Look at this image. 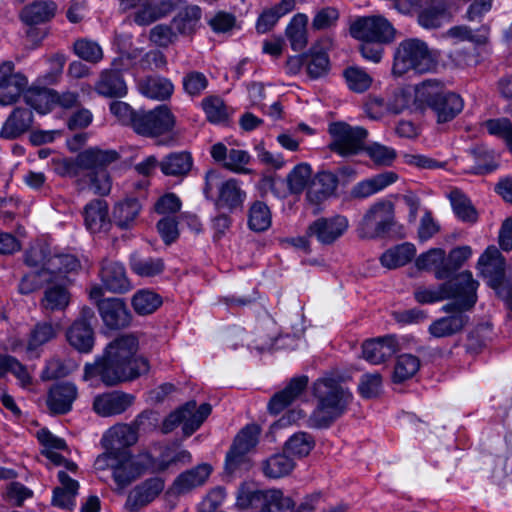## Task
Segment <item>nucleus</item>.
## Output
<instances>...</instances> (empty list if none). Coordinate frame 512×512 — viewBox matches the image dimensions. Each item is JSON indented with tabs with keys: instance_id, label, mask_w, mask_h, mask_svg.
Segmentation results:
<instances>
[{
	"instance_id": "13d9d810",
	"label": "nucleus",
	"mask_w": 512,
	"mask_h": 512,
	"mask_svg": "<svg viewBox=\"0 0 512 512\" xmlns=\"http://www.w3.org/2000/svg\"><path fill=\"white\" fill-rule=\"evenodd\" d=\"M447 5L439 2L422 10L418 15V23L426 29H435L441 26L445 17Z\"/></svg>"
},
{
	"instance_id": "de8ad7c7",
	"label": "nucleus",
	"mask_w": 512,
	"mask_h": 512,
	"mask_svg": "<svg viewBox=\"0 0 512 512\" xmlns=\"http://www.w3.org/2000/svg\"><path fill=\"white\" fill-rule=\"evenodd\" d=\"M308 18L305 14H296L286 28V36L294 51H300L307 45L306 26Z\"/></svg>"
},
{
	"instance_id": "5701e85b",
	"label": "nucleus",
	"mask_w": 512,
	"mask_h": 512,
	"mask_svg": "<svg viewBox=\"0 0 512 512\" xmlns=\"http://www.w3.org/2000/svg\"><path fill=\"white\" fill-rule=\"evenodd\" d=\"M78 396L75 384L61 382L53 385L49 390L47 406L54 414H66L72 409V404Z\"/></svg>"
},
{
	"instance_id": "052dcab7",
	"label": "nucleus",
	"mask_w": 512,
	"mask_h": 512,
	"mask_svg": "<svg viewBox=\"0 0 512 512\" xmlns=\"http://www.w3.org/2000/svg\"><path fill=\"white\" fill-rule=\"evenodd\" d=\"M444 256L445 251L443 249L432 248L419 255L415 264L419 270H433L435 272V277L437 278V271L444 267Z\"/></svg>"
},
{
	"instance_id": "603ef678",
	"label": "nucleus",
	"mask_w": 512,
	"mask_h": 512,
	"mask_svg": "<svg viewBox=\"0 0 512 512\" xmlns=\"http://www.w3.org/2000/svg\"><path fill=\"white\" fill-rule=\"evenodd\" d=\"M271 212L262 201H255L249 208L248 226L255 232H263L271 226Z\"/></svg>"
},
{
	"instance_id": "4be33fe9",
	"label": "nucleus",
	"mask_w": 512,
	"mask_h": 512,
	"mask_svg": "<svg viewBox=\"0 0 512 512\" xmlns=\"http://www.w3.org/2000/svg\"><path fill=\"white\" fill-rule=\"evenodd\" d=\"M398 350V342L393 335L370 339L363 343V357L371 364L377 365L392 357Z\"/></svg>"
},
{
	"instance_id": "b1692460",
	"label": "nucleus",
	"mask_w": 512,
	"mask_h": 512,
	"mask_svg": "<svg viewBox=\"0 0 512 512\" xmlns=\"http://www.w3.org/2000/svg\"><path fill=\"white\" fill-rule=\"evenodd\" d=\"M108 203L102 199H94L87 203L83 209L85 227L91 233L106 232L112 220L108 214Z\"/></svg>"
},
{
	"instance_id": "0eeeda50",
	"label": "nucleus",
	"mask_w": 512,
	"mask_h": 512,
	"mask_svg": "<svg viewBox=\"0 0 512 512\" xmlns=\"http://www.w3.org/2000/svg\"><path fill=\"white\" fill-rule=\"evenodd\" d=\"M331 141L328 149L341 157L348 158L363 152L368 131L361 126H352L344 121L329 124Z\"/></svg>"
},
{
	"instance_id": "680f3d73",
	"label": "nucleus",
	"mask_w": 512,
	"mask_h": 512,
	"mask_svg": "<svg viewBox=\"0 0 512 512\" xmlns=\"http://www.w3.org/2000/svg\"><path fill=\"white\" fill-rule=\"evenodd\" d=\"M363 152L377 165L390 166L396 159V151L388 146L373 142L369 145L365 144Z\"/></svg>"
},
{
	"instance_id": "c756f323",
	"label": "nucleus",
	"mask_w": 512,
	"mask_h": 512,
	"mask_svg": "<svg viewBox=\"0 0 512 512\" xmlns=\"http://www.w3.org/2000/svg\"><path fill=\"white\" fill-rule=\"evenodd\" d=\"M338 180L331 172H320L308 187L306 198L311 204L318 205L329 198L337 188Z\"/></svg>"
},
{
	"instance_id": "1a4fd4ad",
	"label": "nucleus",
	"mask_w": 512,
	"mask_h": 512,
	"mask_svg": "<svg viewBox=\"0 0 512 512\" xmlns=\"http://www.w3.org/2000/svg\"><path fill=\"white\" fill-rule=\"evenodd\" d=\"M212 407L209 403H203L197 407L195 400H190L171 412L162 423V432H172L179 425L185 436H191L200 428L205 419L211 414Z\"/></svg>"
},
{
	"instance_id": "9b49d317",
	"label": "nucleus",
	"mask_w": 512,
	"mask_h": 512,
	"mask_svg": "<svg viewBox=\"0 0 512 512\" xmlns=\"http://www.w3.org/2000/svg\"><path fill=\"white\" fill-rule=\"evenodd\" d=\"M350 34L360 41L392 43L396 39L397 30L382 15L358 17L350 26Z\"/></svg>"
},
{
	"instance_id": "aec40b11",
	"label": "nucleus",
	"mask_w": 512,
	"mask_h": 512,
	"mask_svg": "<svg viewBox=\"0 0 512 512\" xmlns=\"http://www.w3.org/2000/svg\"><path fill=\"white\" fill-rule=\"evenodd\" d=\"M468 310L454 309L450 315L434 320L429 328V334L434 338H447L460 333L469 322L465 314Z\"/></svg>"
},
{
	"instance_id": "5fc2aeb1",
	"label": "nucleus",
	"mask_w": 512,
	"mask_h": 512,
	"mask_svg": "<svg viewBox=\"0 0 512 512\" xmlns=\"http://www.w3.org/2000/svg\"><path fill=\"white\" fill-rule=\"evenodd\" d=\"M306 55L307 73L311 78L317 79L328 73L330 62L326 52L313 46Z\"/></svg>"
},
{
	"instance_id": "c03bdc74",
	"label": "nucleus",
	"mask_w": 512,
	"mask_h": 512,
	"mask_svg": "<svg viewBox=\"0 0 512 512\" xmlns=\"http://www.w3.org/2000/svg\"><path fill=\"white\" fill-rule=\"evenodd\" d=\"M24 100L31 108L45 114L54 106V90L38 86L27 87Z\"/></svg>"
},
{
	"instance_id": "e433bc0d",
	"label": "nucleus",
	"mask_w": 512,
	"mask_h": 512,
	"mask_svg": "<svg viewBox=\"0 0 512 512\" xmlns=\"http://www.w3.org/2000/svg\"><path fill=\"white\" fill-rule=\"evenodd\" d=\"M78 164L81 170L95 172L106 168L109 164L116 161L118 153L114 150H101L98 148H89L77 155Z\"/></svg>"
},
{
	"instance_id": "3c124183",
	"label": "nucleus",
	"mask_w": 512,
	"mask_h": 512,
	"mask_svg": "<svg viewBox=\"0 0 512 512\" xmlns=\"http://www.w3.org/2000/svg\"><path fill=\"white\" fill-rule=\"evenodd\" d=\"M420 368V359L412 354H402L397 357L394 365L392 380L403 383L412 378Z\"/></svg>"
},
{
	"instance_id": "6e6552de",
	"label": "nucleus",
	"mask_w": 512,
	"mask_h": 512,
	"mask_svg": "<svg viewBox=\"0 0 512 512\" xmlns=\"http://www.w3.org/2000/svg\"><path fill=\"white\" fill-rule=\"evenodd\" d=\"M394 224V204L389 200H381L368 208L356 231L361 239H377L384 237Z\"/></svg>"
},
{
	"instance_id": "a18cd8bd",
	"label": "nucleus",
	"mask_w": 512,
	"mask_h": 512,
	"mask_svg": "<svg viewBox=\"0 0 512 512\" xmlns=\"http://www.w3.org/2000/svg\"><path fill=\"white\" fill-rule=\"evenodd\" d=\"M455 215L463 222L475 223L478 213L470 199L459 189L455 188L448 194Z\"/></svg>"
},
{
	"instance_id": "7ed1b4c3",
	"label": "nucleus",
	"mask_w": 512,
	"mask_h": 512,
	"mask_svg": "<svg viewBox=\"0 0 512 512\" xmlns=\"http://www.w3.org/2000/svg\"><path fill=\"white\" fill-rule=\"evenodd\" d=\"M317 406L308 418V426L316 429L330 427L347 410L352 394L332 377L318 379L313 385Z\"/></svg>"
},
{
	"instance_id": "6e6d98bb",
	"label": "nucleus",
	"mask_w": 512,
	"mask_h": 512,
	"mask_svg": "<svg viewBox=\"0 0 512 512\" xmlns=\"http://www.w3.org/2000/svg\"><path fill=\"white\" fill-rule=\"evenodd\" d=\"M74 53L82 60L97 64L103 59V50L101 46L90 39H78L73 44Z\"/></svg>"
},
{
	"instance_id": "2f4dec72",
	"label": "nucleus",
	"mask_w": 512,
	"mask_h": 512,
	"mask_svg": "<svg viewBox=\"0 0 512 512\" xmlns=\"http://www.w3.org/2000/svg\"><path fill=\"white\" fill-rule=\"evenodd\" d=\"M66 282L48 283L40 301L41 308L48 313L64 311L71 300V294L65 286Z\"/></svg>"
},
{
	"instance_id": "39448f33",
	"label": "nucleus",
	"mask_w": 512,
	"mask_h": 512,
	"mask_svg": "<svg viewBox=\"0 0 512 512\" xmlns=\"http://www.w3.org/2000/svg\"><path fill=\"white\" fill-rule=\"evenodd\" d=\"M436 63L426 42L418 38L401 41L395 48L392 75L402 77L410 71L424 74L433 70Z\"/></svg>"
},
{
	"instance_id": "423d86ee",
	"label": "nucleus",
	"mask_w": 512,
	"mask_h": 512,
	"mask_svg": "<svg viewBox=\"0 0 512 512\" xmlns=\"http://www.w3.org/2000/svg\"><path fill=\"white\" fill-rule=\"evenodd\" d=\"M96 471H112L115 484L113 491L123 494L125 489L136 481L145 471V466L138 461L130 451L102 453L94 462Z\"/></svg>"
},
{
	"instance_id": "c9c22d12",
	"label": "nucleus",
	"mask_w": 512,
	"mask_h": 512,
	"mask_svg": "<svg viewBox=\"0 0 512 512\" xmlns=\"http://www.w3.org/2000/svg\"><path fill=\"white\" fill-rule=\"evenodd\" d=\"M202 11L197 5H182L174 16L171 24L177 33L183 36L193 35L200 23Z\"/></svg>"
},
{
	"instance_id": "4d7b16f0",
	"label": "nucleus",
	"mask_w": 512,
	"mask_h": 512,
	"mask_svg": "<svg viewBox=\"0 0 512 512\" xmlns=\"http://www.w3.org/2000/svg\"><path fill=\"white\" fill-rule=\"evenodd\" d=\"M315 446L313 437L306 432L292 435L285 443V450L298 457L307 456Z\"/></svg>"
},
{
	"instance_id": "dca6fc26",
	"label": "nucleus",
	"mask_w": 512,
	"mask_h": 512,
	"mask_svg": "<svg viewBox=\"0 0 512 512\" xmlns=\"http://www.w3.org/2000/svg\"><path fill=\"white\" fill-rule=\"evenodd\" d=\"M348 229V220L345 216L321 217L313 221L306 230L308 237H315L323 245H331L338 240Z\"/></svg>"
},
{
	"instance_id": "9d476101",
	"label": "nucleus",
	"mask_w": 512,
	"mask_h": 512,
	"mask_svg": "<svg viewBox=\"0 0 512 512\" xmlns=\"http://www.w3.org/2000/svg\"><path fill=\"white\" fill-rule=\"evenodd\" d=\"M204 193L208 197L214 188H217L218 195L215 205L219 209H227L230 212L242 208L246 198V192L241 188L237 179L230 178L221 180L216 171H208L205 176Z\"/></svg>"
},
{
	"instance_id": "49530a36",
	"label": "nucleus",
	"mask_w": 512,
	"mask_h": 512,
	"mask_svg": "<svg viewBox=\"0 0 512 512\" xmlns=\"http://www.w3.org/2000/svg\"><path fill=\"white\" fill-rule=\"evenodd\" d=\"M474 165L471 166L469 172L477 175H485L497 169L498 164L492 151L483 145H476L469 151Z\"/></svg>"
},
{
	"instance_id": "f3484780",
	"label": "nucleus",
	"mask_w": 512,
	"mask_h": 512,
	"mask_svg": "<svg viewBox=\"0 0 512 512\" xmlns=\"http://www.w3.org/2000/svg\"><path fill=\"white\" fill-rule=\"evenodd\" d=\"M478 266L481 275L487 279L488 285L493 290L504 281L506 261L495 246L488 247L480 256Z\"/></svg>"
},
{
	"instance_id": "4468645a",
	"label": "nucleus",
	"mask_w": 512,
	"mask_h": 512,
	"mask_svg": "<svg viewBox=\"0 0 512 512\" xmlns=\"http://www.w3.org/2000/svg\"><path fill=\"white\" fill-rule=\"evenodd\" d=\"M28 87L27 77L15 70L12 61H4L0 65V105H12Z\"/></svg>"
},
{
	"instance_id": "c85d7f7f",
	"label": "nucleus",
	"mask_w": 512,
	"mask_h": 512,
	"mask_svg": "<svg viewBox=\"0 0 512 512\" xmlns=\"http://www.w3.org/2000/svg\"><path fill=\"white\" fill-rule=\"evenodd\" d=\"M212 472L211 465L203 463L179 474L172 486L173 494L181 495L203 485Z\"/></svg>"
},
{
	"instance_id": "412c9836",
	"label": "nucleus",
	"mask_w": 512,
	"mask_h": 512,
	"mask_svg": "<svg viewBox=\"0 0 512 512\" xmlns=\"http://www.w3.org/2000/svg\"><path fill=\"white\" fill-rule=\"evenodd\" d=\"M33 121V112L30 108L16 107L3 123L0 137L8 140L17 139L31 129Z\"/></svg>"
},
{
	"instance_id": "8fccbe9b",
	"label": "nucleus",
	"mask_w": 512,
	"mask_h": 512,
	"mask_svg": "<svg viewBox=\"0 0 512 512\" xmlns=\"http://www.w3.org/2000/svg\"><path fill=\"white\" fill-rule=\"evenodd\" d=\"M472 251L469 246H462L452 249L448 256H444V267L437 271V279L443 280L449 278L457 271L471 256Z\"/></svg>"
},
{
	"instance_id": "f8f14e48",
	"label": "nucleus",
	"mask_w": 512,
	"mask_h": 512,
	"mask_svg": "<svg viewBox=\"0 0 512 512\" xmlns=\"http://www.w3.org/2000/svg\"><path fill=\"white\" fill-rule=\"evenodd\" d=\"M176 120L166 105H159L152 110H138L134 120V132L145 137H158L173 130Z\"/></svg>"
},
{
	"instance_id": "774afa93",
	"label": "nucleus",
	"mask_w": 512,
	"mask_h": 512,
	"mask_svg": "<svg viewBox=\"0 0 512 512\" xmlns=\"http://www.w3.org/2000/svg\"><path fill=\"white\" fill-rule=\"evenodd\" d=\"M149 39L156 46L167 48L177 41L178 33L170 25L157 24L150 30Z\"/></svg>"
},
{
	"instance_id": "6ab92c4d",
	"label": "nucleus",
	"mask_w": 512,
	"mask_h": 512,
	"mask_svg": "<svg viewBox=\"0 0 512 512\" xmlns=\"http://www.w3.org/2000/svg\"><path fill=\"white\" fill-rule=\"evenodd\" d=\"M134 396L120 391L104 393L95 397L94 411L102 417H110L125 412L134 402Z\"/></svg>"
},
{
	"instance_id": "09e8293b",
	"label": "nucleus",
	"mask_w": 512,
	"mask_h": 512,
	"mask_svg": "<svg viewBox=\"0 0 512 512\" xmlns=\"http://www.w3.org/2000/svg\"><path fill=\"white\" fill-rule=\"evenodd\" d=\"M294 467V461L286 454L272 455L262 463L264 475L273 479L289 475Z\"/></svg>"
},
{
	"instance_id": "ddd939ff",
	"label": "nucleus",
	"mask_w": 512,
	"mask_h": 512,
	"mask_svg": "<svg viewBox=\"0 0 512 512\" xmlns=\"http://www.w3.org/2000/svg\"><path fill=\"white\" fill-rule=\"evenodd\" d=\"M238 504L243 507H258V512H292L295 503L280 490L266 492L254 491L238 497Z\"/></svg>"
},
{
	"instance_id": "2eb2a0df",
	"label": "nucleus",
	"mask_w": 512,
	"mask_h": 512,
	"mask_svg": "<svg viewBox=\"0 0 512 512\" xmlns=\"http://www.w3.org/2000/svg\"><path fill=\"white\" fill-rule=\"evenodd\" d=\"M165 481L161 477H151L133 487L124 503L127 512H138L152 503L164 490Z\"/></svg>"
},
{
	"instance_id": "e2e57ef3",
	"label": "nucleus",
	"mask_w": 512,
	"mask_h": 512,
	"mask_svg": "<svg viewBox=\"0 0 512 512\" xmlns=\"http://www.w3.org/2000/svg\"><path fill=\"white\" fill-rule=\"evenodd\" d=\"M261 429L256 424L246 425L240 430L232 444L235 449L250 452L258 443Z\"/></svg>"
},
{
	"instance_id": "f257e3e1",
	"label": "nucleus",
	"mask_w": 512,
	"mask_h": 512,
	"mask_svg": "<svg viewBox=\"0 0 512 512\" xmlns=\"http://www.w3.org/2000/svg\"><path fill=\"white\" fill-rule=\"evenodd\" d=\"M138 340L133 335H122L108 344L103 355L94 363L84 366V380L99 377L101 382L112 387L133 381L150 370L148 359L136 356Z\"/></svg>"
},
{
	"instance_id": "0e129e2a",
	"label": "nucleus",
	"mask_w": 512,
	"mask_h": 512,
	"mask_svg": "<svg viewBox=\"0 0 512 512\" xmlns=\"http://www.w3.org/2000/svg\"><path fill=\"white\" fill-rule=\"evenodd\" d=\"M348 87L357 93L366 91L372 83L371 76L358 67H349L344 71Z\"/></svg>"
},
{
	"instance_id": "f03ea898",
	"label": "nucleus",
	"mask_w": 512,
	"mask_h": 512,
	"mask_svg": "<svg viewBox=\"0 0 512 512\" xmlns=\"http://www.w3.org/2000/svg\"><path fill=\"white\" fill-rule=\"evenodd\" d=\"M478 286L479 283L473 279L472 273L466 270L436 288H417L414 297L421 304L451 299V302L442 307L444 312H452L454 309L472 310L478 299Z\"/></svg>"
},
{
	"instance_id": "bb28decb",
	"label": "nucleus",
	"mask_w": 512,
	"mask_h": 512,
	"mask_svg": "<svg viewBox=\"0 0 512 512\" xmlns=\"http://www.w3.org/2000/svg\"><path fill=\"white\" fill-rule=\"evenodd\" d=\"M100 277L103 285L111 292L125 293L131 288L125 268L119 262L109 259L103 260Z\"/></svg>"
},
{
	"instance_id": "7c9ffc66",
	"label": "nucleus",
	"mask_w": 512,
	"mask_h": 512,
	"mask_svg": "<svg viewBox=\"0 0 512 512\" xmlns=\"http://www.w3.org/2000/svg\"><path fill=\"white\" fill-rule=\"evenodd\" d=\"M142 205L137 198H126L118 202L112 212V222L120 229H131L136 225Z\"/></svg>"
},
{
	"instance_id": "393cba45",
	"label": "nucleus",
	"mask_w": 512,
	"mask_h": 512,
	"mask_svg": "<svg viewBox=\"0 0 512 512\" xmlns=\"http://www.w3.org/2000/svg\"><path fill=\"white\" fill-rule=\"evenodd\" d=\"M138 440L137 431L127 424L115 425L104 436L102 442L106 449L104 453L129 451L128 447Z\"/></svg>"
},
{
	"instance_id": "f704fd0d",
	"label": "nucleus",
	"mask_w": 512,
	"mask_h": 512,
	"mask_svg": "<svg viewBox=\"0 0 512 512\" xmlns=\"http://www.w3.org/2000/svg\"><path fill=\"white\" fill-rule=\"evenodd\" d=\"M66 339L76 351L90 353L94 347L95 334L91 325L74 321L66 331Z\"/></svg>"
},
{
	"instance_id": "a878e982",
	"label": "nucleus",
	"mask_w": 512,
	"mask_h": 512,
	"mask_svg": "<svg viewBox=\"0 0 512 512\" xmlns=\"http://www.w3.org/2000/svg\"><path fill=\"white\" fill-rule=\"evenodd\" d=\"M44 269L50 277L51 283L66 282L68 274L77 273L81 269V263L72 254H56L48 257Z\"/></svg>"
},
{
	"instance_id": "338daca9",
	"label": "nucleus",
	"mask_w": 512,
	"mask_h": 512,
	"mask_svg": "<svg viewBox=\"0 0 512 512\" xmlns=\"http://www.w3.org/2000/svg\"><path fill=\"white\" fill-rule=\"evenodd\" d=\"M487 131L494 136L503 139L512 153V123L507 118L490 119L485 122Z\"/></svg>"
},
{
	"instance_id": "72a5a7b5",
	"label": "nucleus",
	"mask_w": 512,
	"mask_h": 512,
	"mask_svg": "<svg viewBox=\"0 0 512 512\" xmlns=\"http://www.w3.org/2000/svg\"><path fill=\"white\" fill-rule=\"evenodd\" d=\"M58 480L61 486L54 488L51 503L53 506L72 510L75 506V497L78 493L79 483L70 478L65 471L58 472Z\"/></svg>"
},
{
	"instance_id": "864d4df0",
	"label": "nucleus",
	"mask_w": 512,
	"mask_h": 512,
	"mask_svg": "<svg viewBox=\"0 0 512 512\" xmlns=\"http://www.w3.org/2000/svg\"><path fill=\"white\" fill-rule=\"evenodd\" d=\"M162 305V298L151 290H140L132 298V306L139 315L155 312Z\"/></svg>"
},
{
	"instance_id": "bf43d9fd",
	"label": "nucleus",
	"mask_w": 512,
	"mask_h": 512,
	"mask_svg": "<svg viewBox=\"0 0 512 512\" xmlns=\"http://www.w3.org/2000/svg\"><path fill=\"white\" fill-rule=\"evenodd\" d=\"M312 170L310 165L300 163L287 175L288 189L293 194L301 193L311 178Z\"/></svg>"
},
{
	"instance_id": "ea45409f",
	"label": "nucleus",
	"mask_w": 512,
	"mask_h": 512,
	"mask_svg": "<svg viewBox=\"0 0 512 512\" xmlns=\"http://www.w3.org/2000/svg\"><path fill=\"white\" fill-rule=\"evenodd\" d=\"M193 166V159L189 152H173L168 154L159 163L161 172L166 176H186Z\"/></svg>"
},
{
	"instance_id": "20e7f679",
	"label": "nucleus",
	"mask_w": 512,
	"mask_h": 512,
	"mask_svg": "<svg viewBox=\"0 0 512 512\" xmlns=\"http://www.w3.org/2000/svg\"><path fill=\"white\" fill-rule=\"evenodd\" d=\"M417 99L430 108L438 124L452 121L464 107L463 99L454 92L443 89V83L437 79H427L416 88Z\"/></svg>"
},
{
	"instance_id": "58836bf2",
	"label": "nucleus",
	"mask_w": 512,
	"mask_h": 512,
	"mask_svg": "<svg viewBox=\"0 0 512 512\" xmlns=\"http://www.w3.org/2000/svg\"><path fill=\"white\" fill-rule=\"evenodd\" d=\"M56 10L57 5L53 1H33L22 9L20 18L27 25L33 26L50 21Z\"/></svg>"
},
{
	"instance_id": "a211bd4d",
	"label": "nucleus",
	"mask_w": 512,
	"mask_h": 512,
	"mask_svg": "<svg viewBox=\"0 0 512 512\" xmlns=\"http://www.w3.org/2000/svg\"><path fill=\"white\" fill-rule=\"evenodd\" d=\"M98 311L104 324L110 329L125 328L131 322V314L120 298H106L98 301Z\"/></svg>"
},
{
	"instance_id": "473e14b6",
	"label": "nucleus",
	"mask_w": 512,
	"mask_h": 512,
	"mask_svg": "<svg viewBox=\"0 0 512 512\" xmlns=\"http://www.w3.org/2000/svg\"><path fill=\"white\" fill-rule=\"evenodd\" d=\"M397 179L398 175L395 172L385 171L354 185L351 196L355 199L367 198L393 184Z\"/></svg>"
},
{
	"instance_id": "37998d69",
	"label": "nucleus",
	"mask_w": 512,
	"mask_h": 512,
	"mask_svg": "<svg viewBox=\"0 0 512 512\" xmlns=\"http://www.w3.org/2000/svg\"><path fill=\"white\" fill-rule=\"evenodd\" d=\"M130 268L132 272L140 277H155L164 271L165 263L159 257H146L134 253L130 257Z\"/></svg>"
},
{
	"instance_id": "a19ab883",
	"label": "nucleus",
	"mask_w": 512,
	"mask_h": 512,
	"mask_svg": "<svg viewBox=\"0 0 512 512\" xmlns=\"http://www.w3.org/2000/svg\"><path fill=\"white\" fill-rule=\"evenodd\" d=\"M138 88L139 91L148 98L166 100L172 95L174 86L167 78L147 76L139 80Z\"/></svg>"
},
{
	"instance_id": "cd10ccee",
	"label": "nucleus",
	"mask_w": 512,
	"mask_h": 512,
	"mask_svg": "<svg viewBox=\"0 0 512 512\" xmlns=\"http://www.w3.org/2000/svg\"><path fill=\"white\" fill-rule=\"evenodd\" d=\"M308 377L305 375L294 377L287 386L275 393L268 403V409L272 414H279L287 406L292 404L306 389Z\"/></svg>"
},
{
	"instance_id": "4c0bfd02",
	"label": "nucleus",
	"mask_w": 512,
	"mask_h": 512,
	"mask_svg": "<svg viewBox=\"0 0 512 512\" xmlns=\"http://www.w3.org/2000/svg\"><path fill=\"white\" fill-rule=\"evenodd\" d=\"M95 90L105 97H123L127 93V86L119 70L106 69L101 72Z\"/></svg>"
},
{
	"instance_id": "69168bd1",
	"label": "nucleus",
	"mask_w": 512,
	"mask_h": 512,
	"mask_svg": "<svg viewBox=\"0 0 512 512\" xmlns=\"http://www.w3.org/2000/svg\"><path fill=\"white\" fill-rule=\"evenodd\" d=\"M202 106L210 122L221 123L227 120V108L221 98L216 96L207 97L202 101Z\"/></svg>"
},
{
	"instance_id": "79ce46f5",
	"label": "nucleus",
	"mask_w": 512,
	"mask_h": 512,
	"mask_svg": "<svg viewBox=\"0 0 512 512\" xmlns=\"http://www.w3.org/2000/svg\"><path fill=\"white\" fill-rule=\"evenodd\" d=\"M415 254V246L405 242L385 251L380 257V262L388 269H395L409 263Z\"/></svg>"
}]
</instances>
